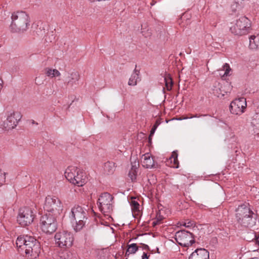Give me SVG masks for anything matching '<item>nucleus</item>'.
<instances>
[{"instance_id":"f257e3e1","label":"nucleus","mask_w":259,"mask_h":259,"mask_svg":"<svg viewBox=\"0 0 259 259\" xmlns=\"http://www.w3.org/2000/svg\"><path fill=\"white\" fill-rule=\"evenodd\" d=\"M16 244L17 247L24 250L25 256L28 258H36L40 252V243L32 236H19Z\"/></svg>"},{"instance_id":"f03ea898","label":"nucleus","mask_w":259,"mask_h":259,"mask_svg":"<svg viewBox=\"0 0 259 259\" xmlns=\"http://www.w3.org/2000/svg\"><path fill=\"white\" fill-rule=\"evenodd\" d=\"M235 219L237 223L242 227L251 228L256 223V214L253 213L249 204H243L236 209Z\"/></svg>"},{"instance_id":"7ed1b4c3","label":"nucleus","mask_w":259,"mask_h":259,"mask_svg":"<svg viewBox=\"0 0 259 259\" xmlns=\"http://www.w3.org/2000/svg\"><path fill=\"white\" fill-rule=\"evenodd\" d=\"M87 215L86 210L81 206L76 205L71 208L69 217L75 232L80 231L85 226Z\"/></svg>"},{"instance_id":"20e7f679","label":"nucleus","mask_w":259,"mask_h":259,"mask_svg":"<svg viewBox=\"0 0 259 259\" xmlns=\"http://www.w3.org/2000/svg\"><path fill=\"white\" fill-rule=\"evenodd\" d=\"M12 22L10 29L12 32L23 33L26 31L29 26L30 18L25 12H17L12 14Z\"/></svg>"},{"instance_id":"39448f33","label":"nucleus","mask_w":259,"mask_h":259,"mask_svg":"<svg viewBox=\"0 0 259 259\" xmlns=\"http://www.w3.org/2000/svg\"><path fill=\"white\" fill-rule=\"evenodd\" d=\"M65 177L70 183L78 187L82 186L87 182L84 172L75 166H69L65 171Z\"/></svg>"},{"instance_id":"423d86ee","label":"nucleus","mask_w":259,"mask_h":259,"mask_svg":"<svg viewBox=\"0 0 259 259\" xmlns=\"http://www.w3.org/2000/svg\"><path fill=\"white\" fill-rule=\"evenodd\" d=\"M251 27L250 20L245 16H241L236 23L230 27L231 32L235 35H242L248 33Z\"/></svg>"},{"instance_id":"0eeeda50","label":"nucleus","mask_w":259,"mask_h":259,"mask_svg":"<svg viewBox=\"0 0 259 259\" xmlns=\"http://www.w3.org/2000/svg\"><path fill=\"white\" fill-rule=\"evenodd\" d=\"M35 213L33 209L29 207H23L19 209L17 221L22 227L31 224L34 220Z\"/></svg>"},{"instance_id":"6e6552de","label":"nucleus","mask_w":259,"mask_h":259,"mask_svg":"<svg viewBox=\"0 0 259 259\" xmlns=\"http://www.w3.org/2000/svg\"><path fill=\"white\" fill-rule=\"evenodd\" d=\"M56 244L61 248H68L70 247L74 241L73 235L68 231H59L55 235Z\"/></svg>"},{"instance_id":"1a4fd4ad","label":"nucleus","mask_w":259,"mask_h":259,"mask_svg":"<svg viewBox=\"0 0 259 259\" xmlns=\"http://www.w3.org/2000/svg\"><path fill=\"white\" fill-rule=\"evenodd\" d=\"M113 197L107 192L100 195L98 200L100 210L104 214L109 213L113 210Z\"/></svg>"},{"instance_id":"9d476101","label":"nucleus","mask_w":259,"mask_h":259,"mask_svg":"<svg viewBox=\"0 0 259 259\" xmlns=\"http://www.w3.org/2000/svg\"><path fill=\"white\" fill-rule=\"evenodd\" d=\"M40 227L42 232L46 234L54 233L57 228L56 219L53 214H46L41 217Z\"/></svg>"},{"instance_id":"9b49d317","label":"nucleus","mask_w":259,"mask_h":259,"mask_svg":"<svg viewBox=\"0 0 259 259\" xmlns=\"http://www.w3.org/2000/svg\"><path fill=\"white\" fill-rule=\"evenodd\" d=\"M44 208L54 215H57L62 210V205L61 201L57 197L48 195L46 198Z\"/></svg>"},{"instance_id":"f8f14e48","label":"nucleus","mask_w":259,"mask_h":259,"mask_svg":"<svg viewBox=\"0 0 259 259\" xmlns=\"http://www.w3.org/2000/svg\"><path fill=\"white\" fill-rule=\"evenodd\" d=\"M175 239L178 244L185 247L192 245L195 242L192 234L184 230L176 233Z\"/></svg>"},{"instance_id":"ddd939ff","label":"nucleus","mask_w":259,"mask_h":259,"mask_svg":"<svg viewBox=\"0 0 259 259\" xmlns=\"http://www.w3.org/2000/svg\"><path fill=\"white\" fill-rule=\"evenodd\" d=\"M246 106V99L240 98L231 102L229 109L232 114L240 115L244 112Z\"/></svg>"},{"instance_id":"4468645a","label":"nucleus","mask_w":259,"mask_h":259,"mask_svg":"<svg viewBox=\"0 0 259 259\" xmlns=\"http://www.w3.org/2000/svg\"><path fill=\"white\" fill-rule=\"evenodd\" d=\"M22 115L19 112L9 111L7 113V117L4 123V126L6 130L14 128L20 120Z\"/></svg>"},{"instance_id":"2eb2a0df","label":"nucleus","mask_w":259,"mask_h":259,"mask_svg":"<svg viewBox=\"0 0 259 259\" xmlns=\"http://www.w3.org/2000/svg\"><path fill=\"white\" fill-rule=\"evenodd\" d=\"M141 163L143 167L147 168H155V162L151 154L149 153L143 155L141 157Z\"/></svg>"},{"instance_id":"dca6fc26","label":"nucleus","mask_w":259,"mask_h":259,"mask_svg":"<svg viewBox=\"0 0 259 259\" xmlns=\"http://www.w3.org/2000/svg\"><path fill=\"white\" fill-rule=\"evenodd\" d=\"M189 259H209V253L204 248H198L191 253Z\"/></svg>"},{"instance_id":"f3484780","label":"nucleus","mask_w":259,"mask_h":259,"mask_svg":"<svg viewBox=\"0 0 259 259\" xmlns=\"http://www.w3.org/2000/svg\"><path fill=\"white\" fill-rule=\"evenodd\" d=\"M80 79V74L77 71H72L66 78V83L68 85L73 86L76 84Z\"/></svg>"},{"instance_id":"a211bd4d","label":"nucleus","mask_w":259,"mask_h":259,"mask_svg":"<svg viewBox=\"0 0 259 259\" xmlns=\"http://www.w3.org/2000/svg\"><path fill=\"white\" fill-rule=\"evenodd\" d=\"M249 47L251 49L255 50L259 48V35H251L249 38Z\"/></svg>"},{"instance_id":"6ab92c4d","label":"nucleus","mask_w":259,"mask_h":259,"mask_svg":"<svg viewBox=\"0 0 259 259\" xmlns=\"http://www.w3.org/2000/svg\"><path fill=\"white\" fill-rule=\"evenodd\" d=\"M139 71L135 69L133 73L131 75L128 81V85L130 86H135L137 84L138 79L139 78Z\"/></svg>"},{"instance_id":"aec40b11","label":"nucleus","mask_w":259,"mask_h":259,"mask_svg":"<svg viewBox=\"0 0 259 259\" xmlns=\"http://www.w3.org/2000/svg\"><path fill=\"white\" fill-rule=\"evenodd\" d=\"M115 169V163L112 161H108L104 164V170L107 174H113Z\"/></svg>"},{"instance_id":"412c9836","label":"nucleus","mask_w":259,"mask_h":259,"mask_svg":"<svg viewBox=\"0 0 259 259\" xmlns=\"http://www.w3.org/2000/svg\"><path fill=\"white\" fill-rule=\"evenodd\" d=\"M213 94L218 98L224 96V92L221 90L220 84L219 82H215L213 89Z\"/></svg>"},{"instance_id":"4be33fe9","label":"nucleus","mask_w":259,"mask_h":259,"mask_svg":"<svg viewBox=\"0 0 259 259\" xmlns=\"http://www.w3.org/2000/svg\"><path fill=\"white\" fill-rule=\"evenodd\" d=\"M46 75L51 78L60 76V72L56 69L47 68L46 69Z\"/></svg>"},{"instance_id":"5701e85b","label":"nucleus","mask_w":259,"mask_h":259,"mask_svg":"<svg viewBox=\"0 0 259 259\" xmlns=\"http://www.w3.org/2000/svg\"><path fill=\"white\" fill-rule=\"evenodd\" d=\"M138 167L136 165V163H135L134 165H132L131 169L130 170L128 173V176L132 181H135L136 179L137 174Z\"/></svg>"},{"instance_id":"b1692460","label":"nucleus","mask_w":259,"mask_h":259,"mask_svg":"<svg viewBox=\"0 0 259 259\" xmlns=\"http://www.w3.org/2000/svg\"><path fill=\"white\" fill-rule=\"evenodd\" d=\"M169 159L171 162L173 161L174 164L171 165V167H175V168H178L179 167V162L178 159V153L174 151L172 153L171 157L169 158Z\"/></svg>"},{"instance_id":"393cba45","label":"nucleus","mask_w":259,"mask_h":259,"mask_svg":"<svg viewBox=\"0 0 259 259\" xmlns=\"http://www.w3.org/2000/svg\"><path fill=\"white\" fill-rule=\"evenodd\" d=\"M138 249V247L136 243H133L128 246V248L125 253V255H127V253H135Z\"/></svg>"},{"instance_id":"a878e982","label":"nucleus","mask_w":259,"mask_h":259,"mask_svg":"<svg viewBox=\"0 0 259 259\" xmlns=\"http://www.w3.org/2000/svg\"><path fill=\"white\" fill-rule=\"evenodd\" d=\"M222 70L225 71V73L223 75V76H227L230 75V72L231 71V69L228 64L225 63L223 66Z\"/></svg>"},{"instance_id":"bb28decb","label":"nucleus","mask_w":259,"mask_h":259,"mask_svg":"<svg viewBox=\"0 0 259 259\" xmlns=\"http://www.w3.org/2000/svg\"><path fill=\"white\" fill-rule=\"evenodd\" d=\"M164 80L165 82V85L167 88V90H170L171 89V87L172 85V79L171 78H164Z\"/></svg>"},{"instance_id":"cd10ccee","label":"nucleus","mask_w":259,"mask_h":259,"mask_svg":"<svg viewBox=\"0 0 259 259\" xmlns=\"http://www.w3.org/2000/svg\"><path fill=\"white\" fill-rule=\"evenodd\" d=\"M6 181V173L0 168V186L5 183Z\"/></svg>"},{"instance_id":"c85d7f7f","label":"nucleus","mask_w":259,"mask_h":259,"mask_svg":"<svg viewBox=\"0 0 259 259\" xmlns=\"http://www.w3.org/2000/svg\"><path fill=\"white\" fill-rule=\"evenodd\" d=\"M131 205L132 207V209L135 210H138L139 209V204L138 202H137L136 201H132Z\"/></svg>"},{"instance_id":"c756f323","label":"nucleus","mask_w":259,"mask_h":259,"mask_svg":"<svg viewBox=\"0 0 259 259\" xmlns=\"http://www.w3.org/2000/svg\"><path fill=\"white\" fill-rule=\"evenodd\" d=\"M160 124V120L159 119H157L156 122H155V124L153 126V127H154V128L156 129Z\"/></svg>"},{"instance_id":"7c9ffc66","label":"nucleus","mask_w":259,"mask_h":259,"mask_svg":"<svg viewBox=\"0 0 259 259\" xmlns=\"http://www.w3.org/2000/svg\"><path fill=\"white\" fill-rule=\"evenodd\" d=\"M183 225L186 227H189L193 226V223L189 221L188 223H184Z\"/></svg>"},{"instance_id":"2f4dec72","label":"nucleus","mask_w":259,"mask_h":259,"mask_svg":"<svg viewBox=\"0 0 259 259\" xmlns=\"http://www.w3.org/2000/svg\"><path fill=\"white\" fill-rule=\"evenodd\" d=\"M142 259H148V256L147 254L145 252H144L142 255Z\"/></svg>"},{"instance_id":"473e14b6","label":"nucleus","mask_w":259,"mask_h":259,"mask_svg":"<svg viewBox=\"0 0 259 259\" xmlns=\"http://www.w3.org/2000/svg\"><path fill=\"white\" fill-rule=\"evenodd\" d=\"M156 130V128H154V127H152V128L151 129V132H150V136H151L152 135H153V134H154V132H155V130ZM150 137H149V138H150Z\"/></svg>"},{"instance_id":"72a5a7b5","label":"nucleus","mask_w":259,"mask_h":259,"mask_svg":"<svg viewBox=\"0 0 259 259\" xmlns=\"http://www.w3.org/2000/svg\"><path fill=\"white\" fill-rule=\"evenodd\" d=\"M143 248L144 249H146V250H149V246L147 245H146V244H143Z\"/></svg>"},{"instance_id":"f704fd0d","label":"nucleus","mask_w":259,"mask_h":259,"mask_svg":"<svg viewBox=\"0 0 259 259\" xmlns=\"http://www.w3.org/2000/svg\"><path fill=\"white\" fill-rule=\"evenodd\" d=\"M200 115L198 116V115H197V114H195V115H193V116H190L189 118H194V117H200Z\"/></svg>"},{"instance_id":"c9c22d12","label":"nucleus","mask_w":259,"mask_h":259,"mask_svg":"<svg viewBox=\"0 0 259 259\" xmlns=\"http://www.w3.org/2000/svg\"><path fill=\"white\" fill-rule=\"evenodd\" d=\"M189 117H184L183 119H188Z\"/></svg>"},{"instance_id":"e433bc0d","label":"nucleus","mask_w":259,"mask_h":259,"mask_svg":"<svg viewBox=\"0 0 259 259\" xmlns=\"http://www.w3.org/2000/svg\"><path fill=\"white\" fill-rule=\"evenodd\" d=\"M154 4V3H151V5L152 6V5H153Z\"/></svg>"},{"instance_id":"4c0bfd02","label":"nucleus","mask_w":259,"mask_h":259,"mask_svg":"<svg viewBox=\"0 0 259 259\" xmlns=\"http://www.w3.org/2000/svg\"><path fill=\"white\" fill-rule=\"evenodd\" d=\"M125 259H127V258H125Z\"/></svg>"},{"instance_id":"58836bf2","label":"nucleus","mask_w":259,"mask_h":259,"mask_svg":"<svg viewBox=\"0 0 259 259\" xmlns=\"http://www.w3.org/2000/svg\"><path fill=\"white\" fill-rule=\"evenodd\" d=\"M64 259H65V258H64Z\"/></svg>"},{"instance_id":"ea45409f","label":"nucleus","mask_w":259,"mask_h":259,"mask_svg":"<svg viewBox=\"0 0 259 259\" xmlns=\"http://www.w3.org/2000/svg\"><path fill=\"white\" fill-rule=\"evenodd\" d=\"M258 119H259V118H258Z\"/></svg>"}]
</instances>
